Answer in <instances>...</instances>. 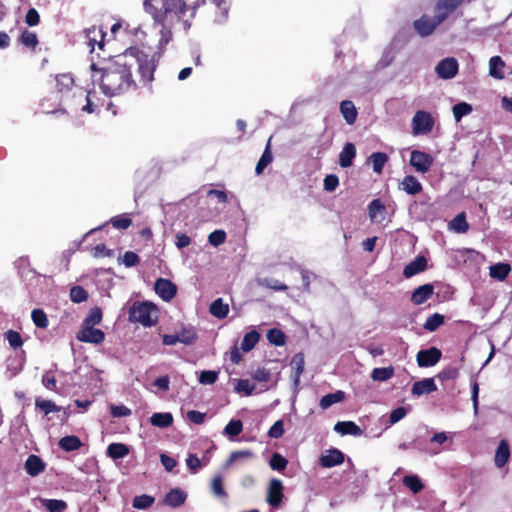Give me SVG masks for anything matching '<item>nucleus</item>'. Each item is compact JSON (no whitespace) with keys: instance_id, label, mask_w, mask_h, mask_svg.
Returning a JSON list of instances; mask_svg holds the SVG:
<instances>
[{"instance_id":"f257e3e1","label":"nucleus","mask_w":512,"mask_h":512,"mask_svg":"<svg viewBox=\"0 0 512 512\" xmlns=\"http://www.w3.org/2000/svg\"><path fill=\"white\" fill-rule=\"evenodd\" d=\"M132 64L126 61H115L105 67H98L92 63L90 68L94 80L99 81L103 93L114 96L130 89H136L137 83L132 77Z\"/></svg>"},{"instance_id":"f03ea898","label":"nucleus","mask_w":512,"mask_h":512,"mask_svg":"<svg viewBox=\"0 0 512 512\" xmlns=\"http://www.w3.org/2000/svg\"><path fill=\"white\" fill-rule=\"evenodd\" d=\"M198 5L199 0H166L163 4V9L159 10L153 5L152 0H144L145 11L157 23L168 22L169 17L172 15L176 17L187 14L193 16Z\"/></svg>"},{"instance_id":"7ed1b4c3","label":"nucleus","mask_w":512,"mask_h":512,"mask_svg":"<svg viewBox=\"0 0 512 512\" xmlns=\"http://www.w3.org/2000/svg\"><path fill=\"white\" fill-rule=\"evenodd\" d=\"M128 54L134 58L137 65L139 82L143 86L150 87L154 80V73L157 67L159 56H157L156 53L149 55L136 47L129 48Z\"/></svg>"},{"instance_id":"20e7f679","label":"nucleus","mask_w":512,"mask_h":512,"mask_svg":"<svg viewBox=\"0 0 512 512\" xmlns=\"http://www.w3.org/2000/svg\"><path fill=\"white\" fill-rule=\"evenodd\" d=\"M157 307L147 301H135L129 308V321L140 323L144 327H151L157 322Z\"/></svg>"},{"instance_id":"39448f33","label":"nucleus","mask_w":512,"mask_h":512,"mask_svg":"<svg viewBox=\"0 0 512 512\" xmlns=\"http://www.w3.org/2000/svg\"><path fill=\"white\" fill-rule=\"evenodd\" d=\"M470 2L471 0H437L434 6V16L442 24L458 7Z\"/></svg>"},{"instance_id":"423d86ee","label":"nucleus","mask_w":512,"mask_h":512,"mask_svg":"<svg viewBox=\"0 0 512 512\" xmlns=\"http://www.w3.org/2000/svg\"><path fill=\"white\" fill-rule=\"evenodd\" d=\"M434 127V119L429 112L417 111L412 118V129L414 135H425L430 133Z\"/></svg>"},{"instance_id":"0eeeda50","label":"nucleus","mask_w":512,"mask_h":512,"mask_svg":"<svg viewBox=\"0 0 512 512\" xmlns=\"http://www.w3.org/2000/svg\"><path fill=\"white\" fill-rule=\"evenodd\" d=\"M441 23L435 16L423 14L419 19L414 20L413 28L422 38L432 35Z\"/></svg>"},{"instance_id":"6e6552de","label":"nucleus","mask_w":512,"mask_h":512,"mask_svg":"<svg viewBox=\"0 0 512 512\" xmlns=\"http://www.w3.org/2000/svg\"><path fill=\"white\" fill-rule=\"evenodd\" d=\"M76 339L80 342L101 344L105 340V333L92 325L82 324L81 329L76 334Z\"/></svg>"},{"instance_id":"1a4fd4ad","label":"nucleus","mask_w":512,"mask_h":512,"mask_svg":"<svg viewBox=\"0 0 512 512\" xmlns=\"http://www.w3.org/2000/svg\"><path fill=\"white\" fill-rule=\"evenodd\" d=\"M410 165L420 173H427L434 163V158L423 151L413 150L410 155Z\"/></svg>"},{"instance_id":"9d476101","label":"nucleus","mask_w":512,"mask_h":512,"mask_svg":"<svg viewBox=\"0 0 512 512\" xmlns=\"http://www.w3.org/2000/svg\"><path fill=\"white\" fill-rule=\"evenodd\" d=\"M284 487L281 480L272 478L267 489L266 501L272 507H279L283 501Z\"/></svg>"},{"instance_id":"9b49d317","label":"nucleus","mask_w":512,"mask_h":512,"mask_svg":"<svg viewBox=\"0 0 512 512\" xmlns=\"http://www.w3.org/2000/svg\"><path fill=\"white\" fill-rule=\"evenodd\" d=\"M442 352L436 348L420 350L416 355L417 364L419 367H431L436 365L441 359Z\"/></svg>"},{"instance_id":"f8f14e48","label":"nucleus","mask_w":512,"mask_h":512,"mask_svg":"<svg viewBox=\"0 0 512 512\" xmlns=\"http://www.w3.org/2000/svg\"><path fill=\"white\" fill-rule=\"evenodd\" d=\"M458 70L459 64L453 57L442 59L435 68L437 75L442 79L453 78L458 73Z\"/></svg>"},{"instance_id":"ddd939ff","label":"nucleus","mask_w":512,"mask_h":512,"mask_svg":"<svg viewBox=\"0 0 512 512\" xmlns=\"http://www.w3.org/2000/svg\"><path fill=\"white\" fill-rule=\"evenodd\" d=\"M154 290L164 301L172 300L177 293L176 285L165 278H158L155 281Z\"/></svg>"},{"instance_id":"4468645a","label":"nucleus","mask_w":512,"mask_h":512,"mask_svg":"<svg viewBox=\"0 0 512 512\" xmlns=\"http://www.w3.org/2000/svg\"><path fill=\"white\" fill-rule=\"evenodd\" d=\"M345 455L342 451L336 448H331L319 458V465L322 468H332L343 464Z\"/></svg>"},{"instance_id":"2eb2a0df","label":"nucleus","mask_w":512,"mask_h":512,"mask_svg":"<svg viewBox=\"0 0 512 512\" xmlns=\"http://www.w3.org/2000/svg\"><path fill=\"white\" fill-rule=\"evenodd\" d=\"M85 33L86 43L91 48V52L94 51L95 45H97L100 50L104 49L106 32L102 27L92 26L88 28Z\"/></svg>"},{"instance_id":"dca6fc26","label":"nucleus","mask_w":512,"mask_h":512,"mask_svg":"<svg viewBox=\"0 0 512 512\" xmlns=\"http://www.w3.org/2000/svg\"><path fill=\"white\" fill-rule=\"evenodd\" d=\"M427 268V259L423 255L417 256L413 261L408 263L403 269L405 278H411Z\"/></svg>"},{"instance_id":"f3484780","label":"nucleus","mask_w":512,"mask_h":512,"mask_svg":"<svg viewBox=\"0 0 512 512\" xmlns=\"http://www.w3.org/2000/svg\"><path fill=\"white\" fill-rule=\"evenodd\" d=\"M433 294L434 286L432 284H423L413 291L410 300L414 305H421L430 299Z\"/></svg>"},{"instance_id":"a211bd4d","label":"nucleus","mask_w":512,"mask_h":512,"mask_svg":"<svg viewBox=\"0 0 512 512\" xmlns=\"http://www.w3.org/2000/svg\"><path fill=\"white\" fill-rule=\"evenodd\" d=\"M25 470L31 477L38 476L45 471V462L37 455L31 454L25 461Z\"/></svg>"},{"instance_id":"6ab92c4d","label":"nucleus","mask_w":512,"mask_h":512,"mask_svg":"<svg viewBox=\"0 0 512 512\" xmlns=\"http://www.w3.org/2000/svg\"><path fill=\"white\" fill-rule=\"evenodd\" d=\"M291 367H292V370H293V384H294V387H298L299 384H300V377L301 375L303 374L304 372V369H305V359H304V354L299 352V353H296L292 359H291Z\"/></svg>"},{"instance_id":"aec40b11","label":"nucleus","mask_w":512,"mask_h":512,"mask_svg":"<svg viewBox=\"0 0 512 512\" xmlns=\"http://www.w3.org/2000/svg\"><path fill=\"white\" fill-rule=\"evenodd\" d=\"M399 189L409 195H416L422 192L423 186L415 176L407 175L400 182Z\"/></svg>"},{"instance_id":"412c9836","label":"nucleus","mask_w":512,"mask_h":512,"mask_svg":"<svg viewBox=\"0 0 512 512\" xmlns=\"http://www.w3.org/2000/svg\"><path fill=\"white\" fill-rule=\"evenodd\" d=\"M437 390V386L433 378H425L420 381H416L412 386V394L415 396H421L424 394H430Z\"/></svg>"},{"instance_id":"4be33fe9","label":"nucleus","mask_w":512,"mask_h":512,"mask_svg":"<svg viewBox=\"0 0 512 512\" xmlns=\"http://www.w3.org/2000/svg\"><path fill=\"white\" fill-rule=\"evenodd\" d=\"M510 458V447L507 440L502 439L497 447L494 461L498 468H502L506 465Z\"/></svg>"},{"instance_id":"5701e85b","label":"nucleus","mask_w":512,"mask_h":512,"mask_svg":"<svg viewBox=\"0 0 512 512\" xmlns=\"http://www.w3.org/2000/svg\"><path fill=\"white\" fill-rule=\"evenodd\" d=\"M356 156V147L353 143L347 142L339 154V165L342 168H348L353 164Z\"/></svg>"},{"instance_id":"b1692460","label":"nucleus","mask_w":512,"mask_h":512,"mask_svg":"<svg viewBox=\"0 0 512 512\" xmlns=\"http://www.w3.org/2000/svg\"><path fill=\"white\" fill-rule=\"evenodd\" d=\"M187 498L186 493L179 489L174 488L171 489L165 496L164 502L166 505L176 508L184 504L185 500Z\"/></svg>"},{"instance_id":"393cba45","label":"nucleus","mask_w":512,"mask_h":512,"mask_svg":"<svg viewBox=\"0 0 512 512\" xmlns=\"http://www.w3.org/2000/svg\"><path fill=\"white\" fill-rule=\"evenodd\" d=\"M505 62L500 56H493L489 60V75L495 79L502 80L505 78L504 73Z\"/></svg>"},{"instance_id":"a878e982","label":"nucleus","mask_w":512,"mask_h":512,"mask_svg":"<svg viewBox=\"0 0 512 512\" xmlns=\"http://www.w3.org/2000/svg\"><path fill=\"white\" fill-rule=\"evenodd\" d=\"M334 430L341 435L360 436L362 429L352 421H339L335 424Z\"/></svg>"},{"instance_id":"bb28decb","label":"nucleus","mask_w":512,"mask_h":512,"mask_svg":"<svg viewBox=\"0 0 512 512\" xmlns=\"http://www.w3.org/2000/svg\"><path fill=\"white\" fill-rule=\"evenodd\" d=\"M340 111L348 124H354L357 119V110L354 103L350 100H344L340 104Z\"/></svg>"},{"instance_id":"cd10ccee","label":"nucleus","mask_w":512,"mask_h":512,"mask_svg":"<svg viewBox=\"0 0 512 512\" xmlns=\"http://www.w3.org/2000/svg\"><path fill=\"white\" fill-rule=\"evenodd\" d=\"M102 105L95 91H87L86 105L82 107V110L87 113H98Z\"/></svg>"},{"instance_id":"c85d7f7f","label":"nucleus","mask_w":512,"mask_h":512,"mask_svg":"<svg viewBox=\"0 0 512 512\" xmlns=\"http://www.w3.org/2000/svg\"><path fill=\"white\" fill-rule=\"evenodd\" d=\"M59 447L66 451L71 452L78 450L82 446L80 438L76 435H69L62 437L58 442Z\"/></svg>"},{"instance_id":"c756f323","label":"nucleus","mask_w":512,"mask_h":512,"mask_svg":"<svg viewBox=\"0 0 512 512\" xmlns=\"http://www.w3.org/2000/svg\"><path fill=\"white\" fill-rule=\"evenodd\" d=\"M150 423L152 426H155V427L167 428L172 425L173 416L169 412H165V413L157 412V413H154L150 417Z\"/></svg>"},{"instance_id":"7c9ffc66","label":"nucleus","mask_w":512,"mask_h":512,"mask_svg":"<svg viewBox=\"0 0 512 512\" xmlns=\"http://www.w3.org/2000/svg\"><path fill=\"white\" fill-rule=\"evenodd\" d=\"M511 272V266L508 263H497L490 267V276L499 281H504Z\"/></svg>"},{"instance_id":"2f4dec72","label":"nucleus","mask_w":512,"mask_h":512,"mask_svg":"<svg viewBox=\"0 0 512 512\" xmlns=\"http://www.w3.org/2000/svg\"><path fill=\"white\" fill-rule=\"evenodd\" d=\"M345 399V393L341 390L336 391L335 393H329L324 395L319 402V406L325 410L331 407L332 405L339 403Z\"/></svg>"},{"instance_id":"473e14b6","label":"nucleus","mask_w":512,"mask_h":512,"mask_svg":"<svg viewBox=\"0 0 512 512\" xmlns=\"http://www.w3.org/2000/svg\"><path fill=\"white\" fill-rule=\"evenodd\" d=\"M209 312L218 319H224L229 313V307L228 304L223 302L222 298H218L211 303Z\"/></svg>"},{"instance_id":"72a5a7b5","label":"nucleus","mask_w":512,"mask_h":512,"mask_svg":"<svg viewBox=\"0 0 512 512\" xmlns=\"http://www.w3.org/2000/svg\"><path fill=\"white\" fill-rule=\"evenodd\" d=\"M129 454V447L124 443H111L107 447V455L112 459H121Z\"/></svg>"},{"instance_id":"f704fd0d","label":"nucleus","mask_w":512,"mask_h":512,"mask_svg":"<svg viewBox=\"0 0 512 512\" xmlns=\"http://www.w3.org/2000/svg\"><path fill=\"white\" fill-rule=\"evenodd\" d=\"M18 42L31 50H35L39 43L36 33L28 29H24L22 31L18 38Z\"/></svg>"},{"instance_id":"c9c22d12","label":"nucleus","mask_w":512,"mask_h":512,"mask_svg":"<svg viewBox=\"0 0 512 512\" xmlns=\"http://www.w3.org/2000/svg\"><path fill=\"white\" fill-rule=\"evenodd\" d=\"M74 86V78L69 73H63L56 76V89L63 93L72 89Z\"/></svg>"},{"instance_id":"e433bc0d","label":"nucleus","mask_w":512,"mask_h":512,"mask_svg":"<svg viewBox=\"0 0 512 512\" xmlns=\"http://www.w3.org/2000/svg\"><path fill=\"white\" fill-rule=\"evenodd\" d=\"M394 372V367L391 365L388 367H377L372 370L371 378L379 382L387 381L394 376Z\"/></svg>"},{"instance_id":"4c0bfd02","label":"nucleus","mask_w":512,"mask_h":512,"mask_svg":"<svg viewBox=\"0 0 512 512\" xmlns=\"http://www.w3.org/2000/svg\"><path fill=\"white\" fill-rule=\"evenodd\" d=\"M35 407L45 416L53 412H59L61 410V408L57 406L53 401L45 400L40 397L35 399Z\"/></svg>"},{"instance_id":"58836bf2","label":"nucleus","mask_w":512,"mask_h":512,"mask_svg":"<svg viewBox=\"0 0 512 512\" xmlns=\"http://www.w3.org/2000/svg\"><path fill=\"white\" fill-rule=\"evenodd\" d=\"M272 160H273V156H272L271 149H270V140H268L266 148L256 164V167H255L256 174L260 175L264 171V169L272 162Z\"/></svg>"},{"instance_id":"ea45409f","label":"nucleus","mask_w":512,"mask_h":512,"mask_svg":"<svg viewBox=\"0 0 512 512\" xmlns=\"http://www.w3.org/2000/svg\"><path fill=\"white\" fill-rule=\"evenodd\" d=\"M260 334L256 330L247 332L241 342V349L245 352L252 350L259 342Z\"/></svg>"},{"instance_id":"a19ab883","label":"nucleus","mask_w":512,"mask_h":512,"mask_svg":"<svg viewBox=\"0 0 512 512\" xmlns=\"http://www.w3.org/2000/svg\"><path fill=\"white\" fill-rule=\"evenodd\" d=\"M388 155L383 152H375L370 155L369 161L372 163L373 171L380 174L383 171L384 165L388 161Z\"/></svg>"},{"instance_id":"79ce46f5","label":"nucleus","mask_w":512,"mask_h":512,"mask_svg":"<svg viewBox=\"0 0 512 512\" xmlns=\"http://www.w3.org/2000/svg\"><path fill=\"white\" fill-rule=\"evenodd\" d=\"M450 228L457 233H466L469 230V224L466 220L465 213L462 212L454 217L449 224Z\"/></svg>"},{"instance_id":"37998d69","label":"nucleus","mask_w":512,"mask_h":512,"mask_svg":"<svg viewBox=\"0 0 512 512\" xmlns=\"http://www.w3.org/2000/svg\"><path fill=\"white\" fill-rule=\"evenodd\" d=\"M444 322H445V317L442 314L434 313L426 319V321L423 325V328L429 332H434L441 325H443Z\"/></svg>"},{"instance_id":"c03bdc74","label":"nucleus","mask_w":512,"mask_h":512,"mask_svg":"<svg viewBox=\"0 0 512 512\" xmlns=\"http://www.w3.org/2000/svg\"><path fill=\"white\" fill-rule=\"evenodd\" d=\"M254 457V452L249 449L233 451L227 460V465L239 463L245 460L252 459Z\"/></svg>"},{"instance_id":"a18cd8bd","label":"nucleus","mask_w":512,"mask_h":512,"mask_svg":"<svg viewBox=\"0 0 512 512\" xmlns=\"http://www.w3.org/2000/svg\"><path fill=\"white\" fill-rule=\"evenodd\" d=\"M403 484L408 487L414 494L421 492L424 484L417 475H407L403 478Z\"/></svg>"},{"instance_id":"49530a36","label":"nucleus","mask_w":512,"mask_h":512,"mask_svg":"<svg viewBox=\"0 0 512 512\" xmlns=\"http://www.w3.org/2000/svg\"><path fill=\"white\" fill-rule=\"evenodd\" d=\"M259 286L274 290V291H286L288 286L279 280L272 278H262L257 281Z\"/></svg>"},{"instance_id":"de8ad7c7","label":"nucleus","mask_w":512,"mask_h":512,"mask_svg":"<svg viewBox=\"0 0 512 512\" xmlns=\"http://www.w3.org/2000/svg\"><path fill=\"white\" fill-rule=\"evenodd\" d=\"M267 339L271 344L276 346H283L286 343V335L278 328L268 330Z\"/></svg>"},{"instance_id":"09e8293b","label":"nucleus","mask_w":512,"mask_h":512,"mask_svg":"<svg viewBox=\"0 0 512 512\" xmlns=\"http://www.w3.org/2000/svg\"><path fill=\"white\" fill-rule=\"evenodd\" d=\"M31 318L33 320V323L41 329H45L49 325V320L47 318L46 313L39 308L33 309L31 313Z\"/></svg>"},{"instance_id":"8fccbe9b","label":"nucleus","mask_w":512,"mask_h":512,"mask_svg":"<svg viewBox=\"0 0 512 512\" xmlns=\"http://www.w3.org/2000/svg\"><path fill=\"white\" fill-rule=\"evenodd\" d=\"M269 465L272 470L281 472L286 469L288 465V460L285 457H283L280 453L275 452L272 454L270 458Z\"/></svg>"},{"instance_id":"3c124183","label":"nucleus","mask_w":512,"mask_h":512,"mask_svg":"<svg viewBox=\"0 0 512 512\" xmlns=\"http://www.w3.org/2000/svg\"><path fill=\"white\" fill-rule=\"evenodd\" d=\"M103 318L102 310L99 307L91 308L85 317L82 324L84 325H98L101 323Z\"/></svg>"},{"instance_id":"603ef678","label":"nucleus","mask_w":512,"mask_h":512,"mask_svg":"<svg viewBox=\"0 0 512 512\" xmlns=\"http://www.w3.org/2000/svg\"><path fill=\"white\" fill-rule=\"evenodd\" d=\"M43 506L49 512H64L67 509V503L58 499H44Z\"/></svg>"},{"instance_id":"864d4df0","label":"nucleus","mask_w":512,"mask_h":512,"mask_svg":"<svg viewBox=\"0 0 512 512\" xmlns=\"http://www.w3.org/2000/svg\"><path fill=\"white\" fill-rule=\"evenodd\" d=\"M243 430V423L241 420H230L224 428V434L230 438L238 436Z\"/></svg>"},{"instance_id":"5fc2aeb1","label":"nucleus","mask_w":512,"mask_h":512,"mask_svg":"<svg viewBox=\"0 0 512 512\" xmlns=\"http://www.w3.org/2000/svg\"><path fill=\"white\" fill-rule=\"evenodd\" d=\"M178 335L180 343L192 345L197 340V334L193 328H183Z\"/></svg>"},{"instance_id":"6e6d98bb","label":"nucleus","mask_w":512,"mask_h":512,"mask_svg":"<svg viewBox=\"0 0 512 512\" xmlns=\"http://www.w3.org/2000/svg\"><path fill=\"white\" fill-rule=\"evenodd\" d=\"M5 339L14 350L21 348L23 345L21 334L15 330H8L5 333Z\"/></svg>"},{"instance_id":"4d7b16f0","label":"nucleus","mask_w":512,"mask_h":512,"mask_svg":"<svg viewBox=\"0 0 512 512\" xmlns=\"http://www.w3.org/2000/svg\"><path fill=\"white\" fill-rule=\"evenodd\" d=\"M88 292L82 286H73L70 290V298L74 303H82L88 299Z\"/></svg>"},{"instance_id":"13d9d810","label":"nucleus","mask_w":512,"mask_h":512,"mask_svg":"<svg viewBox=\"0 0 512 512\" xmlns=\"http://www.w3.org/2000/svg\"><path fill=\"white\" fill-rule=\"evenodd\" d=\"M154 498L152 496L143 494L134 497L133 499V507L136 509H147L154 503Z\"/></svg>"},{"instance_id":"bf43d9fd","label":"nucleus","mask_w":512,"mask_h":512,"mask_svg":"<svg viewBox=\"0 0 512 512\" xmlns=\"http://www.w3.org/2000/svg\"><path fill=\"white\" fill-rule=\"evenodd\" d=\"M452 111L454 118L459 121L463 116L469 114L472 111V107L466 102H460L453 106Z\"/></svg>"},{"instance_id":"052dcab7","label":"nucleus","mask_w":512,"mask_h":512,"mask_svg":"<svg viewBox=\"0 0 512 512\" xmlns=\"http://www.w3.org/2000/svg\"><path fill=\"white\" fill-rule=\"evenodd\" d=\"M212 492L219 498H226L227 492L224 489L223 480L221 476H215L211 485Z\"/></svg>"},{"instance_id":"680f3d73","label":"nucleus","mask_w":512,"mask_h":512,"mask_svg":"<svg viewBox=\"0 0 512 512\" xmlns=\"http://www.w3.org/2000/svg\"><path fill=\"white\" fill-rule=\"evenodd\" d=\"M112 226L116 229H127L132 225V219L126 215H118L110 220Z\"/></svg>"},{"instance_id":"e2e57ef3","label":"nucleus","mask_w":512,"mask_h":512,"mask_svg":"<svg viewBox=\"0 0 512 512\" xmlns=\"http://www.w3.org/2000/svg\"><path fill=\"white\" fill-rule=\"evenodd\" d=\"M218 379V372L212 370H204L199 376V382L203 385H212Z\"/></svg>"},{"instance_id":"0e129e2a","label":"nucleus","mask_w":512,"mask_h":512,"mask_svg":"<svg viewBox=\"0 0 512 512\" xmlns=\"http://www.w3.org/2000/svg\"><path fill=\"white\" fill-rule=\"evenodd\" d=\"M43 386L50 390L57 392V381L52 371H46L42 376Z\"/></svg>"},{"instance_id":"69168bd1","label":"nucleus","mask_w":512,"mask_h":512,"mask_svg":"<svg viewBox=\"0 0 512 512\" xmlns=\"http://www.w3.org/2000/svg\"><path fill=\"white\" fill-rule=\"evenodd\" d=\"M284 432L283 420H277L268 430V436L273 439H278L284 435Z\"/></svg>"},{"instance_id":"338daca9","label":"nucleus","mask_w":512,"mask_h":512,"mask_svg":"<svg viewBox=\"0 0 512 512\" xmlns=\"http://www.w3.org/2000/svg\"><path fill=\"white\" fill-rule=\"evenodd\" d=\"M226 240V233L224 230H215L208 236V241L211 245L217 247L223 244Z\"/></svg>"},{"instance_id":"774afa93","label":"nucleus","mask_w":512,"mask_h":512,"mask_svg":"<svg viewBox=\"0 0 512 512\" xmlns=\"http://www.w3.org/2000/svg\"><path fill=\"white\" fill-rule=\"evenodd\" d=\"M384 210L385 206L383 205L380 199H374L368 205V212L371 220H374L376 218V215L378 213L383 212Z\"/></svg>"}]
</instances>
